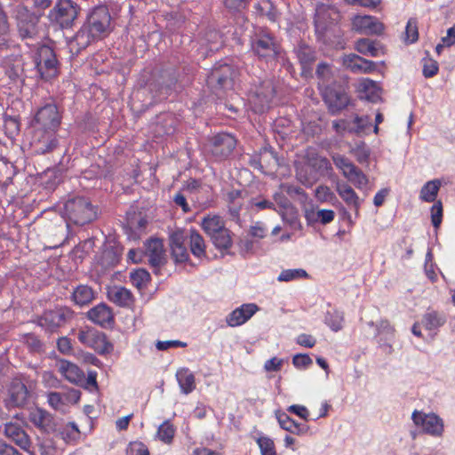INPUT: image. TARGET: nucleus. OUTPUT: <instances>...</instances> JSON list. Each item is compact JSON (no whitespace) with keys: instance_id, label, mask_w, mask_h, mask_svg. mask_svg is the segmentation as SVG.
Wrapping results in <instances>:
<instances>
[{"instance_id":"nucleus-5","label":"nucleus","mask_w":455,"mask_h":455,"mask_svg":"<svg viewBox=\"0 0 455 455\" xmlns=\"http://www.w3.org/2000/svg\"><path fill=\"white\" fill-rule=\"evenodd\" d=\"M275 96V89L271 80H259L248 92V100L255 113H264L270 108Z\"/></svg>"},{"instance_id":"nucleus-43","label":"nucleus","mask_w":455,"mask_h":455,"mask_svg":"<svg viewBox=\"0 0 455 455\" xmlns=\"http://www.w3.org/2000/svg\"><path fill=\"white\" fill-rule=\"evenodd\" d=\"M72 297L76 304L84 306L92 301L95 293L90 286L82 284L74 290Z\"/></svg>"},{"instance_id":"nucleus-25","label":"nucleus","mask_w":455,"mask_h":455,"mask_svg":"<svg viewBox=\"0 0 455 455\" xmlns=\"http://www.w3.org/2000/svg\"><path fill=\"white\" fill-rule=\"evenodd\" d=\"M28 420L37 428L44 432H53L56 430V424L53 417L48 411L34 408L29 411Z\"/></svg>"},{"instance_id":"nucleus-11","label":"nucleus","mask_w":455,"mask_h":455,"mask_svg":"<svg viewBox=\"0 0 455 455\" xmlns=\"http://www.w3.org/2000/svg\"><path fill=\"white\" fill-rule=\"evenodd\" d=\"M77 339L85 347H91L100 354L109 352L111 344L107 341L104 333L89 326L78 330Z\"/></svg>"},{"instance_id":"nucleus-62","label":"nucleus","mask_w":455,"mask_h":455,"mask_svg":"<svg viewBox=\"0 0 455 455\" xmlns=\"http://www.w3.org/2000/svg\"><path fill=\"white\" fill-rule=\"evenodd\" d=\"M353 123L355 125V127L353 126V133L363 132L371 125V117L368 116H355Z\"/></svg>"},{"instance_id":"nucleus-59","label":"nucleus","mask_w":455,"mask_h":455,"mask_svg":"<svg viewBox=\"0 0 455 455\" xmlns=\"http://www.w3.org/2000/svg\"><path fill=\"white\" fill-rule=\"evenodd\" d=\"M126 455H150L148 446L142 442H131L126 449Z\"/></svg>"},{"instance_id":"nucleus-17","label":"nucleus","mask_w":455,"mask_h":455,"mask_svg":"<svg viewBox=\"0 0 455 455\" xmlns=\"http://www.w3.org/2000/svg\"><path fill=\"white\" fill-rule=\"evenodd\" d=\"M144 248V258H148L149 266L159 270L166 263L163 240L151 237L145 241Z\"/></svg>"},{"instance_id":"nucleus-57","label":"nucleus","mask_w":455,"mask_h":455,"mask_svg":"<svg viewBox=\"0 0 455 455\" xmlns=\"http://www.w3.org/2000/svg\"><path fill=\"white\" fill-rule=\"evenodd\" d=\"M250 205H251V209L255 208L257 212L267 210V209L274 210V211L279 212L282 215L283 219H284L283 213L282 212L276 210V208L275 206V203L268 199H265V198L251 199L250 201Z\"/></svg>"},{"instance_id":"nucleus-44","label":"nucleus","mask_w":455,"mask_h":455,"mask_svg":"<svg viewBox=\"0 0 455 455\" xmlns=\"http://www.w3.org/2000/svg\"><path fill=\"white\" fill-rule=\"evenodd\" d=\"M360 90L369 101L377 102L380 99L379 88L377 83L371 79H363L360 83Z\"/></svg>"},{"instance_id":"nucleus-12","label":"nucleus","mask_w":455,"mask_h":455,"mask_svg":"<svg viewBox=\"0 0 455 455\" xmlns=\"http://www.w3.org/2000/svg\"><path fill=\"white\" fill-rule=\"evenodd\" d=\"M323 100L331 115L336 116L350 104L348 94L339 86L334 85L321 92Z\"/></svg>"},{"instance_id":"nucleus-41","label":"nucleus","mask_w":455,"mask_h":455,"mask_svg":"<svg viewBox=\"0 0 455 455\" xmlns=\"http://www.w3.org/2000/svg\"><path fill=\"white\" fill-rule=\"evenodd\" d=\"M264 164H267V165H271L272 164L275 165L279 164L276 153L272 148H262L260 150L259 156L254 157L251 160V164L258 169H263Z\"/></svg>"},{"instance_id":"nucleus-47","label":"nucleus","mask_w":455,"mask_h":455,"mask_svg":"<svg viewBox=\"0 0 455 455\" xmlns=\"http://www.w3.org/2000/svg\"><path fill=\"white\" fill-rule=\"evenodd\" d=\"M10 27L5 12L0 8V49L8 48L11 45L9 37Z\"/></svg>"},{"instance_id":"nucleus-60","label":"nucleus","mask_w":455,"mask_h":455,"mask_svg":"<svg viewBox=\"0 0 455 455\" xmlns=\"http://www.w3.org/2000/svg\"><path fill=\"white\" fill-rule=\"evenodd\" d=\"M431 222L434 228H437L443 220V204L441 201L434 203L431 209Z\"/></svg>"},{"instance_id":"nucleus-50","label":"nucleus","mask_w":455,"mask_h":455,"mask_svg":"<svg viewBox=\"0 0 455 455\" xmlns=\"http://www.w3.org/2000/svg\"><path fill=\"white\" fill-rule=\"evenodd\" d=\"M308 274L302 268L284 269L277 276L278 282H291L307 278Z\"/></svg>"},{"instance_id":"nucleus-20","label":"nucleus","mask_w":455,"mask_h":455,"mask_svg":"<svg viewBox=\"0 0 455 455\" xmlns=\"http://www.w3.org/2000/svg\"><path fill=\"white\" fill-rule=\"evenodd\" d=\"M335 188L346 205L354 211L355 219L358 218L363 199H361L355 189L346 182H337Z\"/></svg>"},{"instance_id":"nucleus-24","label":"nucleus","mask_w":455,"mask_h":455,"mask_svg":"<svg viewBox=\"0 0 455 455\" xmlns=\"http://www.w3.org/2000/svg\"><path fill=\"white\" fill-rule=\"evenodd\" d=\"M343 65L355 74H370L376 70V63L363 59L356 54L345 55L342 59Z\"/></svg>"},{"instance_id":"nucleus-22","label":"nucleus","mask_w":455,"mask_h":455,"mask_svg":"<svg viewBox=\"0 0 455 455\" xmlns=\"http://www.w3.org/2000/svg\"><path fill=\"white\" fill-rule=\"evenodd\" d=\"M353 28L357 32L365 35H380L384 31V25L372 16L357 15L353 19Z\"/></svg>"},{"instance_id":"nucleus-9","label":"nucleus","mask_w":455,"mask_h":455,"mask_svg":"<svg viewBox=\"0 0 455 455\" xmlns=\"http://www.w3.org/2000/svg\"><path fill=\"white\" fill-rule=\"evenodd\" d=\"M411 419L413 423L427 435L440 437L443 434V420L435 413H425L415 410L412 412Z\"/></svg>"},{"instance_id":"nucleus-10","label":"nucleus","mask_w":455,"mask_h":455,"mask_svg":"<svg viewBox=\"0 0 455 455\" xmlns=\"http://www.w3.org/2000/svg\"><path fill=\"white\" fill-rule=\"evenodd\" d=\"M60 115L53 103H48L40 108L31 122V127L36 129L56 130L60 124Z\"/></svg>"},{"instance_id":"nucleus-34","label":"nucleus","mask_w":455,"mask_h":455,"mask_svg":"<svg viewBox=\"0 0 455 455\" xmlns=\"http://www.w3.org/2000/svg\"><path fill=\"white\" fill-rule=\"evenodd\" d=\"M176 379L182 394L188 395L196 389V378L188 368L178 370Z\"/></svg>"},{"instance_id":"nucleus-48","label":"nucleus","mask_w":455,"mask_h":455,"mask_svg":"<svg viewBox=\"0 0 455 455\" xmlns=\"http://www.w3.org/2000/svg\"><path fill=\"white\" fill-rule=\"evenodd\" d=\"M251 0H221L225 10L231 14H240L247 9Z\"/></svg>"},{"instance_id":"nucleus-39","label":"nucleus","mask_w":455,"mask_h":455,"mask_svg":"<svg viewBox=\"0 0 455 455\" xmlns=\"http://www.w3.org/2000/svg\"><path fill=\"white\" fill-rule=\"evenodd\" d=\"M320 12H327L330 14V18L324 17V19H322V22L324 27L331 26L332 24H335L339 21L340 20V13L339 12L331 5H320L315 10L314 23H315V31H317V24L319 21V14Z\"/></svg>"},{"instance_id":"nucleus-21","label":"nucleus","mask_w":455,"mask_h":455,"mask_svg":"<svg viewBox=\"0 0 455 455\" xmlns=\"http://www.w3.org/2000/svg\"><path fill=\"white\" fill-rule=\"evenodd\" d=\"M86 315L89 320L102 328L111 329L114 325L113 310L105 303H100L93 307Z\"/></svg>"},{"instance_id":"nucleus-1","label":"nucleus","mask_w":455,"mask_h":455,"mask_svg":"<svg viewBox=\"0 0 455 455\" xmlns=\"http://www.w3.org/2000/svg\"><path fill=\"white\" fill-rule=\"evenodd\" d=\"M251 51L267 63L282 57L283 49L276 37L267 28H259L251 36Z\"/></svg>"},{"instance_id":"nucleus-8","label":"nucleus","mask_w":455,"mask_h":455,"mask_svg":"<svg viewBox=\"0 0 455 455\" xmlns=\"http://www.w3.org/2000/svg\"><path fill=\"white\" fill-rule=\"evenodd\" d=\"M35 64L42 79L50 80L57 76L59 72L58 60L51 47L43 45L38 48L35 56Z\"/></svg>"},{"instance_id":"nucleus-14","label":"nucleus","mask_w":455,"mask_h":455,"mask_svg":"<svg viewBox=\"0 0 455 455\" xmlns=\"http://www.w3.org/2000/svg\"><path fill=\"white\" fill-rule=\"evenodd\" d=\"M78 14L77 6L71 0H59L50 12V18L61 28L72 26Z\"/></svg>"},{"instance_id":"nucleus-7","label":"nucleus","mask_w":455,"mask_h":455,"mask_svg":"<svg viewBox=\"0 0 455 455\" xmlns=\"http://www.w3.org/2000/svg\"><path fill=\"white\" fill-rule=\"evenodd\" d=\"M324 17L330 18V14L320 12L317 31H315L317 40L329 47L334 49H344L346 41L344 39V33L339 25V22L329 27H324L325 25L322 22V19H324Z\"/></svg>"},{"instance_id":"nucleus-49","label":"nucleus","mask_w":455,"mask_h":455,"mask_svg":"<svg viewBox=\"0 0 455 455\" xmlns=\"http://www.w3.org/2000/svg\"><path fill=\"white\" fill-rule=\"evenodd\" d=\"M156 435L159 440L169 444L173 440L175 427L169 420H165L158 427Z\"/></svg>"},{"instance_id":"nucleus-13","label":"nucleus","mask_w":455,"mask_h":455,"mask_svg":"<svg viewBox=\"0 0 455 455\" xmlns=\"http://www.w3.org/2000/svg\"><path fill=\"white\" fill-rule=\"evenodd\" d=\"M56 130L32 128L31 147L36 154L52 152L58 146Z\"/></svg>"},{"instance_id":"nucleus-19","label":"nucleus","mask_w":455,"mask_h":455,"mask_svg":"<svg viewBox=\"0 0 455 455\" xmlns=\"http://www.w3.org/2000/svg\"><path fill=\"white\" fill-rule=\"evenodd\" d=\"M172 257L176 263H185L189 259V253L186 247V236L182 230H176L169 238Z\"/></svg>"},{"instance_id":"nucleus-58","label":"nucleus","mask_w":455,"mask_h":455,"mask_svg":"<svg viewBox=\"0 0 455 455\" xmlns=\"http://www.w3.org/2000/svg\"><path fill=\"white\" fill-rule=\"evenodd\" d=\"M275 417L281 428L290 433L292 431V427H294L296 421L292 419L286 412L277 411L275 412Z\"/></svg>"},{"instance_id":"nucleus-32","label":"nucleus","mask_w":455,"mask_h":455,"mask_svg":"<svg viewBox=\"0 0 455 455\" xmlns=\"http://www.w3.org/2000/svg\"><path fill=\"white\" fill-rule=\"evenodd\" d=\"M28 397V391L25 384L20 380L12 382L9 388V403L12 406H21L25 404Z\"/></svg>"},{"instance_id":"nucleus-23","label":"nucleus","mask_w":455,"mask_h":455,"mask_svg":"<svg viewBox=\"0 0 455 455\" xmlns=\"http://www.w3.org/2000/svg\"><path fill=\"white\" fill-rule=\"evenodd\" d=\"M258 310L259 307L254 303L243 304L228 315L226 323L230 327L240 326L245 323Z\"/></svg>"},{"instance_id":"nucleus-38","label":"nucleus","mask_w":455,"mask_h":455,"mask_svg":"<svg viewBox=\"0 0 455 455\" xmlns=\"http://www.w3.org/2000/svg\"><path fill=\"white\" fill-rule=\"evenodd\" d=\"M441 187L442 181L438 179L426 182L420 189L419 199L426 203H435Z\"/></svg>"},{"instance_id":"nucleus-6","label":"nucleus","mask_w":455,"mask_h":455,"mask_svg":"<svg viewBox=\"0 0 455 455\" xmlns=\"http://www.w3.org/2000/svg\"><path fill=\"white\" fill-rule=\"evenodd\" d=\"M335 166L342 172V175L360 190H366L369 184L367 175L358 168L350 159L342 155L332 156Z\"/></svg>"},{"instance_id":"nucleus-51","label":"nucleus","mask_w":455,"mask_h":455,"mask_svg":"<svg viewBox=\"0 0 455 455\" xmlns=\"http://www.w3.org/2000/svg\"><path fill=\"white\" fill-rule=\"evenodd\" d=\"M344 316L341 312H327L324 322L331 331L337 332L343 328Z\"/></svg>"},{"instance_id":"nucleus-64","label":"nucleus","mask_w":455,"mask_h":455,"mask_svg":"<svg viewBox=\"0 0 455 455\" xmlns=\"http://www.w3.org/2000/svg\"><path fill=\"white\" fill-rule=\"evenodd\" d=\"M352 153L359 164L366 163L370 157V150L364 144L356 146Z\"/></svg>"},{"instance_id":"nucleus-55","label":"nucleus","mask_w":455,"mask_h":455,"mask_svg":"<svg viewBox=\"0 0 455 455\" xmlns=\"http://www.w3.org/2000/svg\"><path fill=\"white\" fill-rule=\"evenodd\" d=\"M130 278L137 288H140L150 281V275L146 269L139 268L130 274Z\"/></svg>"},{"instance_id":"nucleus-33","label":"nucleus","mask_w":455,"mask_h":455,"mask_svg":"<svg viewBox=\"0 0 455 455\" xmlns=\"http://www.w3.org/2000/svg\"><path fill=\"white\" fill-rule=\"evenodd\" d=\"M97 39L91 32L83 26L69 42V49L72 52L78 53L85 49L92 41Z\"/></svg>"},{"instance_id":"nucleus-28","label":"nucleus","mask_w":455,"mask_h":455,"mask_svg":"<svg viewBox=\"0 0 455 455\" xmlns=\"http://www.w3.org/2000/svg\"><path fill=\"white\" fill-rule=\"evenodd\" d=\"M299 64L303 70L310 68L311 65L317 59V52L312 45L306 44L305 42H299L293 50Z\"/></svg>"},{"instance_id":"nucleus-45","label":"nucleus","mask_w":455,"mask_h":455,"mask_svg":"<svg viewBox=\"0 0 455 455\" xmlns=\"http://www.w3.org/2000/svg\"><path fill=\"white\" fill-rule=\"evenodd\" d=\"M255 7L261 15L267 17L271 21H276L280 16V12L272 0H259Z\"/></svg>"},{"instance_id":"nucleus-3","label":"nucleus","mask_w":455,"mask_h":455,"mask_svg":"<svg viewBox=\"0 0 455 455\" xmlns=\"http://www.w3.org/2000/svg\"><path fill=\"white\" fill-rule=\"evenodd\" d=\"M62 217L70 224L84 226L96 218V211L88 199L81 196L68 199L61 211Z\"/></svg>"},{"instance_id":"nucleus-54","label":"nucleus","mask_w":455,"mask_h":455,"mask_svg":"<svg viewBox=\"0 0 455 455\" xmlns=\"http://www.w3.org/2000/svg\"><path fill=\"white\" fill-rule=\"evenodd\" d=\"M133 302L132 292L124 287H116V305L129 307Z\"/></svg>"},{"instance_id":"nucleus-4","label":"nucleus","mask_w":455,"mask_h":455,"mask_svg":"<svg viewBox=\"0 0 455 455\" xmlns=\"http://www.w3.org/2000/svg\"><path fill=\"white\" fill-rule=\"evenodd\" d=\"M237 70L227 63H216L207 76V84L213 93L222 98L234 88Z\"/></svg>"},{"instance_id":"nucleus-52","label":"nucleus","mask_w":455,"mask_h":455,"mask_svg":"<svg viewBox=\"0 0 455 455\" xmlns=\"http://www.w3.org/2000/svg\"><path fill=\"white\" fill-rule=\"evenodd\" d=\"M256 442L261 455H277L273 439L266 435H259Z\"/></svg>"},{"instance_id":"nucleus-46","label":"nucleus","mask_w":455,"mask_h":455,"mask_svg":"<svg viewBox=\"0 0 455 455\" xmlns=\"http://www.w3.org/2000/svg\"><path fill=\"white\" fill-rule=\"evenodd\" d=\"M335 217V212L332 210L322 209L317 212H311L306 213L307 221H319L323 225L331 223Z\"/></svg>"},{"instance_id":"nucleus-2","label":"nucleus","mask_w":455,"mask_h":455,"mask_svg":"<svg viewBox=\"0 0 455 455\" xmlns=\"http://www.w3.org/2000/svg\"><path fill=\"white\" fill-rule=\"evenodd\" d=\"M44 10L28 3H20L14 7L12 17L21 38H32L37 34V24Z\"/></svg>"},{"instance_id":"nucleus-36","label":"nucleus","mask_w":455,"mask_h":455,"mask_svg":"<svg viewBox=\"0 0 455 455\" xmlns=\"http://www.w3.org/2000/svg\"><path fill=\"white\" fill-rule=\"evenodd\" d=\"M200 226L204 232L211 237L225 227V221L220 215L209 213L202 219Z\"/></svg>"},{"instance_id":"nucleus-18","label":"nucleus","mask_w":455,"mask_h":455,"mask_svg":"<svg viewBox=\"0 0 455 455\" xmlns=\"http://www.w3.org/2000/svg\"><path fill=\"white\" fill-rule=\"evenodd\" d=\"M72 316V313L68 308H56L44 312L39 318L38 323L46 331L52 332L60 326L63 325Z\"/></svg>"},{"instance_id":"nucleus-53","label":"nucleus","mask_w":455,"mask_h":455,"mask_svg":"<svg viewBox=\"0 0 455 455\" xmlns=\"http://www.w3.org/2000/svg\"><path fill=\"white\" fill-rule=\"evenodd\" d=\"M368 325L376 328L375 336H385L386 340H390L394 337V328L387 321H381L379 324L375 325L373 322H369Z\"/></svg>"},{"instance_id":"nucleus-40","label":"nucleus","mask_w":455,"mask_h":455,"mask_svg":"<svg viewBox=\"0 0 455 455\" xmlns=\"http://www.w3.org/2000/svg\"><path fill=\"white\" fill-rule=\"evenodd\" d=\"M215 248L219 251H228L233 244L231 231L226 227L210 237Z\"/></svg>"},{"instance_id":"nucleus-56","label":"nucleus","mask_w":455,"mask_h":455,"mask_svg":"<svg viewBox=\"0 0 455 455\" xmlns=\"http://www.w3.org/2000/svg\"><path fill=\"white\" fill-rule=\"evenodd\" d=\"M419 38L418 21L415 18H411L405 27V41L409 44L415 43Z\"/></svg>"},{"instance_id":"nucleus-16","label":"nucleus","mask_w":455,"mask_h":455,"mask_svg":"<svg viewBox=\"0 0 455 455\" xmlns=\"http://www.w3.org/2000/svg\"><path fill=\"white\" fill-rule=\"evenodd\" d=\"M236 146V139L230 133L220 132L211 141V153L217 161L227 159Z\"/></svg>"},{"instance_id":"nucleus-37","label":"nucleus","mask_w":455,"mask_h":455,"mask_svg":"<svg viewBox=\"0 0 455 455\" xmlns=\"http://www.w3.org/2000/svg\"><path fill=\"white\" fill-rule=\"evenodd\" d=\"M189 248L191 253L197 259L206 258V244L204 237L196 229L189 231Z\"/></svg>"},{"instance_id":"nucleus-29","label":"nucleus","mask_w":455,"mask_h":455,"mask_svg":"<svg viewBox=\"0 0 455 455\" xmlns=\"http://www.w3.org/2000/svg\"><path fill=\"white\" fill-rule=\"evenodd\" d=\"M58 371L69 382L83 385L84 374L77 365L66 360H60L57 363Z\"/></svg>"},{"instance_id":"nucleus-15","label":"nucleus","mask_w":455,"mask_h":455,"mask_svg":"<svg viewBox=\"0 0 455 455\" xmlns=\"http://www.w3.org/2000/svg\"><path fill=\"white\" fill-rule=\"evenodd\" d=\"M111 17L108 10L104 6L95 8L83 25L96 37L100 38L105 35L109 25Z\"/></svg>"},{"instance_id":"nucleus-63","label":"nucleus","mask_w":455,"mask_h":455,"mask_svg":"<svg viewBox=\"0 0 455 455\" xmlns=\"http://www.w3.org/2000/svg\"><path fill=\"white\" fill-rule=\"evenodd\" d=\"M332 128L339 135H343L345 132L353 133V126L346 119L334 120Z\"/></svg>"},{"instance_id":"nucleus-31","label":"nucleus","mask_w":455,"mask_h":455,"mask_svg":"<svg viewBox=\"0 0 455 455\" xmlns=\"http://www.w3.org/2000/svg\"><path fill=\"white\" fill-rule=\"evenodd\" d=\"M179 124V120L172 114H164L159 117L155 127L156 136L163 137L173 134Z\"/></svg>"},{"instance_id":"nucleus-30","label":"nucleus","mask_w":455,"mask_h":455,"mask_svg":"<svg viewBox=\"0 0 455 455\" xmlns=\"http://www.w3.org/2000/svg\"><path fill=\"white\" fill-rule=\"evenodd\" d=\"M320 92L336 85L333 67L326 62L318 63L315 70Z\"/></svg>"},{"instance_id":"nucleus-27","label":"nucleus","mask_w":455,"mask_h":455,"mask_svg":"<svg viewBox=\"0 0 455 455\" xmlns=\"http://www.w3.org/2000/svg\"><path fill=\"white\" fill-rule=\"evenodd\" d=\"M0 431L4 435L13 441L23 450H28L30 447V438L28 435L16 423L8 422L0 427Z\"/></svg>"},{"instance_id":"nucleus-26","label":"nucleus","mask_w":455,"mask_h":455,"mask_svg":"<svg viewBox=\"0 0 455 455\" xmlns=\"http://www.w3.org/2000/svg\"><path fill=\"white\" fill-rule=\"evenodd\" d=\"M5 75L13 84H23L24 73V60L21 56H11L5 59L4 62Z\"/></svg>"},{"instance_id":"nucleus-35","label":"nucleus","mask_w":455,"mask_h":455,"mask_svg":"<svg viewBox=\"0 0 455 455\" xmlns=\"http://www.w3.org/2000/svg\"><path fill=\"white\" fill-rule=\"evenodd\" d=\"M355 48L361 54L371 57H379L384 54L382 45L379 42L368 38L357 40Z\"/></svg>"},{"instance_id":"nucleus-61","label":"nucleus","mask_w":455,"mask_h":455,"mask_svg":"<svg viewBox=\"0 0 455 455\" xmlns=\"http://www.w3.org/2000/svg\"><path fill=\"white\" fill-rule=\"evenodd\" d=\"M60 435L66 443H68L78 437L79 430L75 423H68L60 432Z\"/></svg>"},{"instance_id":"nucleus-42","label":"nucleus","mask_w":455,"mask_h":455,"mask_svg":"<svg viewBox=\"0 0 455 455\" xmlns=\"http://www.w3.org/2000/svg\"><path fill=\"white\" fill-rule=\"evenodd\" d=\"M445 321L443 315L436 311H428L423 315L422 324L427 331H433L443 326Z\"/></svg>"}]
</instances>
